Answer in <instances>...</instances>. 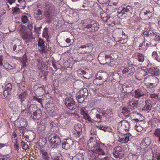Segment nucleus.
I'll use <instances>...</instances> for the list:
<instances>
[{"mask_svg":"<svg viewBox=\"0 0 160 160\" xmlns=\"http://www.w3.org/2000/svg\"><path fill=\"white\" fill-rule=\"evenodd\" d=\"M88 147L91 148L92 158L95 160H99L101 155L105 154L106 147L97 138L96 136L91 137L87 142Z\"/></svg>","mask_w":160,"mask_h":160,"instance_id":"nucleus-1","label":"nucleus"},{"mask_svg":"<svg viewBox=\"0 0 160 160\" xmlns=\"http://www.w3.org/2000/svg\"><path fill=\"white\" fill-rule=\"evenodd\" d=\"M46 11L45 15L47 19L48 22L49 23L53 19L52 12L55 10V7L51 3L47 2L45 3Z\"/></svg>","mask_w":160,"mask_h":160,"instance_id":"nucleus-2","label":"nucleus"},{"mask_svg":"<svg viewBox=\"0 0 160 160\" xmlns=\"http://www.w3.org/2000/svg\"><path fill=\"white\" fill-rule=\"evenodd\" d=\"M48 138L49 142L53 148H57L61 143V140L59 136L55 133H51Z\"/></svg>","mask_w":160,"mask_h":160,"instance_id":"nucleus-3","label":"nucleus"},{"mask_svg":"<svg viewBox=\"0 0 160 160\" xmlns=\"http://www.w3.org/2000/svg\"><path fill=\"white\" fill-rule=\"evenodd\" d=\"M88 95V90L86 88L80 90L76 95L77 100L80 103H82L86 99Z\"/></svg>","mask_w":160,"mask_h":160,"instance_id":"nucleus-4","label":"nucleus"},{"mask_svg":"<svg viewBox=\"0 0 160 160\" xmlns=\"http://www.w3.org/2000/svg\"><path fill=\"white\" fill-rule=\"evenodd\" d=\"M65 103L66 106L70 110H73L76 108L75 102L71 95L67 96L65 100Z\"/></svg>","mask_w":160,"mask_h":160,"instance_id":"nucleus-5","label":"nucleus"},{"mask_svg":"<svg viewBox=\"0 0 160 160\" xmlns=\"http://www.w3.org/2000/svg\"><path fill=\"white\" fill-rule=\"evenodd\" d=\"M92 44L90 43L81 45L79 48V52L81 54H86L90 53L92 50Z\"/></svg>","mask_w":160,"mask_h":160,"instance_id":"nucleus-6","label":"nucleus"},{"mask_svg":"<svg viewBox=\"0 0 160 160\" xmlns=\"http://www.w3.org/2000/svg\"><path fill=\"white\" fill-rule=\"evenodd\" d=\"M129 126V123L125 120H123L118 122V129L119 132H122L124 130L126 131Z\"/></svg>","mask_w":160,"mask_h":160,"instance_id":"nucleus-7","label":"nucleus"},{"mask_svg":"<svg viewBox=\"0 0 160 160\" xmlns=\"http://www.w3.org/2000/svg\"><path fill=\"white\" fill-rule=\"evenodd\" d=\"M118 58V56L116 53H113L109 55V60L110 61L108 65L111 67H116L118 65V62L117 61Z\"/></svg>","mask_w":160,"mask_h":160,"instance_id":"nucleus-8","label":"nucleus"},{"mask_svg":"<svg viewBox=\"0 0 160 160\" xmlns=\"http://www.w3.org/2000/svg\"><path fill=\"white\" fill-rule=\"evenodd\" d=\"M135 71V68L132 66H129L125 68L122 71L123 74L125 75L126 76L130 77L132 76Z\"/></svg>","mask_w":160,"mask_h":160,"instance_id":"nucleus-9","label":"nucleus"},{"mask_svg":"<svg viewBox=\"0 0 160 160\" xmlns=\"http://www.w3.org/2000/svg\"><path fill=\"white\" fill-rule=\"evenodd\" d=\"M108 58L109 55H105L102 53H100L98 55V60L101 64L104 65L107 63L108 65L110 61Z\"/></svg>","mask_w":160,"mask_h":160,"instance_id":"nucleus-10","label":"nucleus"},{"mask_svg":"<svg viewBox=\"0 0 160 160\" xmlns=\"http://www.w3.org/2000/svg\"><path fill=\"white\" fill-rule=\"evenodd\" d=\"M122 149L120 146H117L114 148L113 155L116 158H122L124 154L122 151Z\"/></svg>","mask_w":160,"mask_h":160,"instance_id":"nucleus-11","label":"nucleus"},{"mask_svg":"<svg viewBox=\"0 0 160 160\" xmlns=\"http://www.w3.org/2000/svg\"><path fill=\"white\" fill-rule=\"evenodd\" d=\"M118 12L119 14H121L122 15L126 14L130 15L132 12V8L130 6L123 7L121 9H119Z\"/></svg>","mask_w":160,"mask_h":160,"instance_id":"nucleus-12","label":"nucleus"},{"mask_svg":"<svg viewBox=\"0 0 160 160\" xmlns=\"http://www.w3.org/2000/svg\"><path fill=\"white\" fill-rule=\"evenodd\" d=\"M74 144V141L71 139L64 140L62 144V148L65 150H68L72 148Z\"/></svg>","mask_w":160,"mask_h":160,"instance_id":"nucleus-13","label":"nucleus"},{"mask_svg":"<svg viewBox=\"0 0 160 160\" xmlns=\"http://www.w3.org/2000/svg\"><path fill=\"white\" fill-rule=\"evenodd\" d=\"M145 104L142 109V111H145L146 113H148L151 110L152 106V102L150 100L145 101Z\"/></svg>","mask_w":160,"mask_h":160,"instance_id":"nucleus-14","label":"nucleus"},{"mask_svg":"<svg viewBox=\"0 0 160 160\" xmlns=\"http://www.w3.org/2000/svg\"><path fill=\"white\" fill-rule=\"evenodd\" d=\"M86 153L83 150H81L74 156L73 157V160H84Z\"/></svg>","mask_w":160,"mask_h":160,"instance_id":"nucleus-15","label":"nucleus"},{"mask_svg":"<svg viewBox=\"0 0 160 160\" xmlns=\"http://www.w3.org/2000/svg\"><path fill=\"white\" fill-rule=\"evenodd\" d=\"M43 10L42 9L38 8L34 12V18L38 20H40L43 19Z\"/></svg>","mask_w":160,"mask_h":160,"instance_id":"nucleus-16","label":"nucleus"},{"mask_svg":"<svg viewBox=\"0 0 160 160\" xmlns=\"http://www.w3.org/2000/svg\"><path fill=\"white\" fill-rule=\"evenodd\" d=\"M41 111L40 109H38L30 115V117L34 120H37L41 118Z\"/></svg>","mask_w":160,"mask_h":160,"instance_id":"nucleus-17","label":"nucleus"},{"mask_svg":"<svg viewBox=\"0 0 160 160\" xmlns=\"http://www.w3.org/2000/svg\"><path fill=\"white\" fill-rule=\"evenodd\" d=\"M134 97L136 98H139L146 95V92L144 89H139L134 91Z\"/></svg>","mask_w":160,"mask_h":160,"instance_id":"nucleus-18","label":"nucleus"},{"mask_svg":"<svg viewBox=\"0 0 160 160\" xmlns=\"http://www.w3.org/2000/svg\"><path fill=\"white\" fill-rule=\"evenodd\" d=\"M148 79H152L153 81H155V82H157V83H156V82H151L150 83V85L151 86H155L154 84H155L156 85H157L158 83L159 82V79L156 77L153 76H147L145 78L144 81L145 82H147L148 81Z\"/></svg>","mask_w":160,"mask_h":160,"instance_id":"nucleus-19","label":"nucleus"},{"mask_svg":"<svg viewBox=\"0 0 160 160\" xmlns=\"http://www.w3.org/2000/svg\"><path fill=\"white\" fill-rule=\"evenodd\" d=\"M130 136H131V135H129V134L124 135L122 137H119L118 141L122 143H128L129 141L130 140Z\"/></svg>","mask_w":160,"mask_h":160,"instance_id":"nucleus-20","label":"nucleus"},{"mask_svg":"<svg viewBox=\"0 0 160 160\" xmlns=\"http://www.w3.org/2000/svg\"><path fill=\"white\" fill-rule=\"evenodd\" d=\"M45 93V88L44 87L38 88L35 91V93L37 96H42Z\"/></svg>","mask_w":160,"mask_h":160,"instance_id":"nucleus-21","label":"nucleus"},{"mask_svg":"<svg viewBox=\"0 0 160 160\" xmlns=\"http://www.w3.org/2000/svg\"><path fill=\"white\" fill-rule=\"evenodd\" d=\"M122 111L124 115L126 117H128L129 116H132L133 115L132 110H130L129 108H127L125 107H123Z\"/></svg>","mask_w":160,"mask_h":160,"instance_id":"nucleus-22","label":"nucleus"},{"mask_svg":"<svg viewBox=\"0 0 160 160\" xmlns=\"http://www.w3.org/2000/svg\"><path fill=\"white\" fill-rule=\"evenodd\" d=\"M150 36L156 40L160 41V34L155 32L153 30H150Z\"/></svg>","mask_w":160,"mask_h":160,"instance_id":"nucleus-23","label":"nucleus"},{"mask_svg":"<svg viewBox=\"0 0 160 160\" xmlns=\"http://www.w3.org/2000/svg\"><path fill=\"white\" fill-rule=\"evenodd\" d=\"M99 25L96 23H94L93 24H91L90 26V28L89 30H88V31L90 32H94L95 31H98L99 28Z\"/></svg>","mask_w":160,"mask_h":160,"instance_id":"nucleus-24","label":"nucleus"},{"mask_svg":"<svg viewBox=\"0 0 160 160\" xmlns=\"http://www.w3.org/2000/svg\"><path fill=\"white\" fill-rule=\"evenodd\" d=\"M36 105L34 104H32L30 105L28 107V113L31 115L33 112H35L38 109Z\"/></svg>","mask_w":160,"mask_h":160,"instance_id":"nucleus-25","label":"nucleus"},{"mask_svg":"<svg viewBox=\"0 0 160 160\" xmlns=\"http://www.w3.org/2000/svg\"><path fill=\"white\" fill-rule=\"evenodd\" d=\"M143 117L138 113H135V118L132 119V121H135L136 122L142 121L143 120Z\"/></svg>","mask_w":160,"mask_h":160,"instance_id":"nucleus-26","label":"nucleus"},{"mask_svg":"<svg viewBox=\"0 0 160 160\" xmlns=\"http://www.w3.org/2000/svg\"><path fill=\"white\" fill-rule=\"evenodd\" d=\"M148 73V69L145 67H142L139 69V74L141 76H145Z\"/></svg>","mask_w":160,"mask_h":160,"instance_id":"nucleus-27","label":"nucleus"},{"mask_svg":"<svg viewBox=\"0 0 160 160\" xmlns=\"http://www.w3.org/2000/svg\"><path fill=\"white\" fill-rule=\"evenodd\" d=\"M28 96V92L27 91H23L19 95V98L22 102Z\"/></svg>","mask_w":160,"mask_h":160,"instance_id":"nucleus-28","label":"nucleus"},{"mask_svg":"<svg viewBox=\"0 0 160 160\" xmlns=\"http://www.w3.org/2000/svg\"><path fill=\"white\" fill-rule=\"evenodd\" d=\"M108 74L106 72H103L101 76H99L98 77H96L95 79H97L100 81H106L108 78Z\"/></svg>","mask_w":160,"mask_h":160,"instance_id":"nucleus-29","label":"nucleus"},{"mask_svg":"<svg viewBox=\"0 0 160 160\" xmlns=\"http://www.w3.org/2000/svg\"><path fill=\"white\" fill-rule=\"evenodd\" d=\"M22 46L20 45H15L13 47V50L14 51H15L17 55L20 54L22 53Z\"/></svg>","mask_w":160,"mask_h":160,"instance_id":"nucleus-30","label":"nucleus"},{"mask_svg":"<svg viewBox=\"0 0 160 160\" xmlns=\"http://www.w3.org/2000/svg\"><path fill=\"white\" fill-rule=\"evenodd\" d=\"M0 160H13L12 155L11 154L0 155Z\"/></svg>","mask_w":160,"mask_h":160,"instance_id":"nucleus-31","label":"nucleus"},{"mask_svg":"<svg viewBox=\"0 0 160 160\" xmlns=\"http://www.w3.org/2000/svg\"><path fill=\"white\" fill-rule=\"evenodd\" d=\"M115 9L113 7L109 5L106 8V13L108 14H111L115 11Z\"/></svg>","mask_w":160,"mask_h":160,"instance_id":"nucleus-32","label":"nucleus"},{"mask_svg":"<svg viewBox=\"0 0 160 160\" xmlns=\"http://www.w3.org/2000/svg\"><path fill=\"white\" fill-rule=\"evenodd\" d=\"M82 26L84 27L82 29L84 31H85L86 29H88V30L90 28V23L86 20H83L82 23Z\"/></svg>","mask_w":160,"mask_h":160,"instance_id":"nucleus-33","label":"nucleus"},{"mask_svg":"<svg viewBox=\"0 0 160 160\" xmlns=\"http://www.w3.org/2000/svg\"><path fill=\"white\" fill-rule=\"evenodd\" d=\"M16 65L14 64H13L12 65L8 64L5 66H3V67L7 70L9 71L11 70L16 68Z\"/></svg>","mask_w":160,"mask_h":160,"instance_id":"nucleus-34","label":"nucleus"},{"mask_svg":"<svg viewBox=\"0 0 160 160\" xmlns=\"http://www.w3.org/2000/svg\"><path fill=\"white\" fill-rule=\"evenodd\" d=\"M155 136L158 138V141L160 142V128L156 129L154 133Z\"/></svg>","mask_w":160,"mask_h":160,"instance_id":"nucleus-35","label":"nucleus"},{"mask_svg":"<svg viewBox=\"0 0 160 160\" xmlns=\"http://www.w3.org/2000/svg\"><path fill=\"white\" fill-rule=\"evenodd\" d=\"M128 104L129 105L131 106L137 107L138 105V101L135 99H133L129 101Z\"/></svg>","mask_w":160,"mask_h":160,"instance_id":"nucleus-36","label":"nucleus"},{"mask_svg":"<svg viewBox=\"0 0 160 160\" xmlns=\"http://www.w3.org/2000/svg\"><path fill=\"white\" fill-rule=\"evenodd\" d=\"M144 14L147 19H149L151 17H152V13L149 10L146 11L145 12H144Z\"/></svg>","mask_w":160,"mask_h":160,"instance_id":"nucleus-37","label":"nucleus"},{"mask_svg":"<svg viewBox=\"0 0 160 160\" xmlns=\"http://www.w3.org/2000/svg\"><path fill=\"white\" fill-rule=\"evenodd\" d=\"M82 127L80 124H78L75 126V131L81 132L82 130Z\"/></svg>","mask_w":160,"mask_h":160,"instance_id":"nucleus-38","label":"nucleus"},{"mask_svg":"<svg viewBox=\"0 0 160 160\" xmlns=\"http://www.w3.org/2000/svg\"><path fill=\"white\" fill-rule=\"evenodd\" d=\"M38 45L40 48H43L45 47L44 42L42 39H39Z\"/></svg>","mask_w":160,"mask_h":160,"instance_id":"nucleus-39","label":"nucleus"},{"mask_svg":"<svg viewBox=\"0 0 160 160\" xmlns=\"http://www.w3.org/2000/svg\"><path fill=\"white\" fill-rule=\"evenodd\" d=\"M42 153L43 156V158L45 160H49V157L48 155L47 152L45 151H43Z\"/></svg>","mask_w":160,"mask_h":160,"instance_id":"nucleus-40","label":"nucleus"},{"mask_svg":"<svg viewBox=\"0 0 160 160\" xmlns=\"http://www.w3.org/2000/svg\"><path fill=\"white\" fill-rule=\"evenodd\" d=\"M12 88V85L11 83H8V84H6L5 87V89L10 92Z\"/></svg>","mask_w":160,"mask_h":160,"instance_id":"nucleus-41","label":"nucleus"},{"mask_svg":"<svg viewBox=\"0 0 160 160\" xmlns=\"http://www.w3.org/2000/svg\"><path fill=\"white\" fill-rule=\"evenodd\" d=\"M46 129L45 124L43 123H40L38 125V129L40 131H43Z\"/></svg>","mask_w":160,"mask_h":160,"instance_id":"nucleus-42","label":"nucleus"},{"mask_svg":"<svg viewBox=\"0 0 160 160\" xmlns=\"http://www.w3.org/2000/svg\"><path fill=\"white\" fill-rule=\"evenodd\" d=\"M138 60L140 62H142L144 60V55L142 53H139L138 55Z\"/></svg>","mask_w":160,"mask_h":160,"instance_id":"nucleus-43","label":"nucleus"},{"mask_svg":"<svg viewBox=\"0 0 160 160\" xmlns=\"http://www.w3.org/2000/svg\"><path fill=\"white\" fill-rule=\"evenodd\" d=\"M48 29L47 28H45L43 30L42 35L45 38H47L48 37Z\"/></svg>","mask_w":160,"mask_h":160,"instance_id":"nucleus-44","label":"nucleus"},{"mask_svg":"<svg viewBox=\"0 0 160 160\" xmlns=\"http://www.w3.org/2000/svg\"><path fill=\"white\" fill-rule=\"evenodd\" d=\"M21 20L23 23H27L28 20V18L26 15H23L21 17Z\"/></svg>","mask_w":160,"mask_h":160,"instance_id":"nucleus-45","label":"nucleus"},{"mask_svg":"<svg viewBox=\"0 0 160 160\" xmlns=\"http://www.w3.org/2000/svg\"><path fill=\"white\" fill-rule=\"evenodd\" d=\"M75 137H76L78 140H80L81 136V132L74 131Z\"/></svg>","mask_w":160,"mask_h":160,"instance_id":"nucleus-46","label":"nucleus"},{"mask_svg":"<svg viewBox=\"0 0 160 160\" xmlns=\"http://www.w3.org/2000/svg\"><path fill=\"white\" fill-rule=\"evenodd\" d=\"M93 82L94 84L97 85H100L103 83V81H100L97 79H95L93 81Z\"/></svg>","mask_w":160,"mask_h":160,"instance_id":"nucleus-47","label":"nucleus"},{"mask_svg":"<svg viewBox=\"0 0 160 160\" xmlns=\"http://www.w3.org/2000/svg\"><path fill=\"white\" fill-rule=\"evenodd\" d=\"M118 0H110L109 1V4L111 6L112 5L116 6L118 5Z\"/></svg>","mask_w":160,"mask_h":160,"instance_id":"nucleus-48","label":"nucleus"},{"mask_svg":"<svg viewBox=\"0 0 160 160\" xmlns=\"http://www.w3.org/2000/svg\"><path fill=\"white\" fill-rule=\"evenodd\" d=\"M21 144L22 148L25 150L27 149L29 147L28 144L23 141H21Z\"/></svg>","mask_w":160,"mask_h":160,"instance_id":"nucleus-49","label":"nucleus"},{"mask_svg":"<svg viewBox=\"0 0 160 160\" xmlns=\"http://www.w3.org/2000/svg\"><path fill=\"white\" fill-rule=\"evenodd\" d=\"M13 14H17L20 12V9L19 8L17 7H15L13 9H12Z\"/></svg>","mask_w":160,"mask_h":160,"instance_id":"nucleus-50","label":"nucleus"},{"mask_svg":"<svg viewBox=\"0 0 160 160\" xmlns=\"http://www.w3.org/2000/svg\"><path fill=\"white\" fill-rule=\"evenodd\" d=\"M54 160H64V158L61 155L59 154L57 156H56L53 159Z\"/></svg>","mask_w":160,"mask_h":160,"instance_id":"nucleus-51","label":"nucleus"},{"mask_svg":"<svg viewBox=\"0 0 160 160\" xmlns=\"http://www.w3.org/2000/svg\"><path fill=\"white\" fill-rule=\"evenodd\" d=\"M151 142V139L148 137L145 140V142L146 145L147 146L149 145Z\"/></svg>","mask_w":160,"mask_h":160,"instance_id":"nucleus-52","label":"nucleus"},{"mask_svg":"<svg viewBox=\"0 0 160 160\" xmlns=\"http://www.w3.org/2000/svg\"><path fill=\"white\" fill-rule=\"evenodd\" d=\"M134 128L136 130L139 132H141L142 130V127L140 126H138L137 124L134 127Z\"/></svg>","mask_w":160,"mask_h":160,"instance_id":"nucleus-53","label":"nucleus"},{"mask_svg":"<svg viewBox=\"0 0 160 160\" xmlns=\"http://www.w3.org/2000/svg\"><path fill=\"white\" fill-rule=\"evenodd\" d=\"M11 93V92L8 91H7V90L5 89L3 92V95L4 97H6L8 96Z\"/></svg>","mask_w":160,"mask_h":160,"instance_id":"nucleus-54","label":"nucleus"},{"mask_svg":"<svg viewBox=\"0 0 160 160\" xmlns=\"http://www.w3.org/2000/svg\"><path fill=\"white\" fill-rule=\"evenodd\" d=\"M83 117L86 120L92 122H93L91 120V118L90 117H89L87 114L86 115H85Z\"/></svg>","mask_w":160,"mask_h":160,"instance_id":"nucleus-55","label":"nucleus"},{"mask_svg":"<svg viewBox=\"0 0 160 160\" xmlns=\"http://www.w3.org/2000/svg\"><path fill=\"white\" fill-rule=\"evenodd\" d=\"M160 74V70L157 68H155V71L153 75L155 76H158Z\"/></svg>","mask_w":160,"mask_h":160,"instance_id":"nucleus-56","label":"nucleus"},{"mask_svg":"<svg viewBox=\"0 0 160 160\" xmlns=\"http://www.w3.org/2000/svg\"><path fill=\"white\" fill-rule=\"evenodd\" d=\"M155 68L154 67H152L151 68H150L148 69V72L153 75V74L154 73V71H155Z\"/></svg>","mask_w":160,"mask_h":160,"instance_id":"nucleus-57","label":"nucleus"},{"mask_svg":"<svg viewBox=\"0 0 160 160\" xmlns=\"http://www.w3.org/2000/svg\"><path fill=\"white\" fill-rule=\"evenodd\" d=\"M80 114L83 115V116L87 114L86 112V110L84 108H80Z\"/></svg>","mask_w":160,"mask_h":160,"instance_id":"nucleus-58","label":"nucleus"},{"mask_svg":"<svg viewBox=\"0 0 160 160\" xmlns=\"http://www.w3.org/2000/svg\"><path fill=\"white\" fill-rule=\"evenodd\" d=\"M102 130L104 131L111 132L112 129L109 127L107 126L104 127L103 126Z\"/></svg>","mask_w":160,"mask_h":160,"instance_id":"nucleus-59","label":"nucleus"},{"mask_svg":"<svg viewBox=\"0 0 160 160\" xmlns=\"http://www.w3.org/2000/svg\"><path fill=\"white\" fill-rule=\"evenodd\" d=\"M14 140L15 142H14L15 143V144L14 145L15 148L16 150L18 149L19 144L18 142L17 138L15 139Z\"/></svg>","mask_w":160,"mask_h":160,"instance_id":"nucleus-60","label":"nucleus"},{"mask_svg":"<svg viewBox=\"0 0 160 160\" xmlns=\"http://www.w3.org/2000/svg\"><path fill=\"white\" fill-rule=\"evenodd\" d=\"M86 59L87 60L91 61L93 59L92 55H91V54H88L87 55L86 57Z\"/></svg>","mask_w":160,"mask_h":160,"instance_id":"nucleus-61","label":"nucleus"},{"mask_svg":"<svg viewBox=\"0 0 160 160\" xmlns=\"http://www.w3.org/2000/svg\"><path fill=\"white\" fill-rule=\"evenodd\" d=\"M96 117L97 119V122H101V118L102 117H101L99 114H96Z\"/></svg>","mask_w":160,"mask_h":160,"instance_id":"nucleus-62","label":"nucleus"},{"mask_svg":"<svg viewBox=\"0 0 160 160\" xmlns=\"http://www.w3.org/2000/svg\"><path fill=\"white\" fill-rule=\"evenodd\" d=\"M110 18V16L107 15L106 17H102V19L104 21L106 22Z\"/></svg>","mask_w":160,"mask_h":160,"instance_id":"nucleus-63","label":"nucleus"},{"mask_svg":"<svg viewBox=\"0 0 160 160\" xmlns=\"http://www.w3.org/2000/svg\"><path fill=\"white\" fill-rule=\"evenodd\" d=\"M33 97L34 100L36 101L39 103H41V101L42 100V99L38 98L35 96H33Z\"/></svg>","mask_w":160,"mask_h":160,"instance_id":"nucleus-64","label":"nucleus"}]
</instances>
